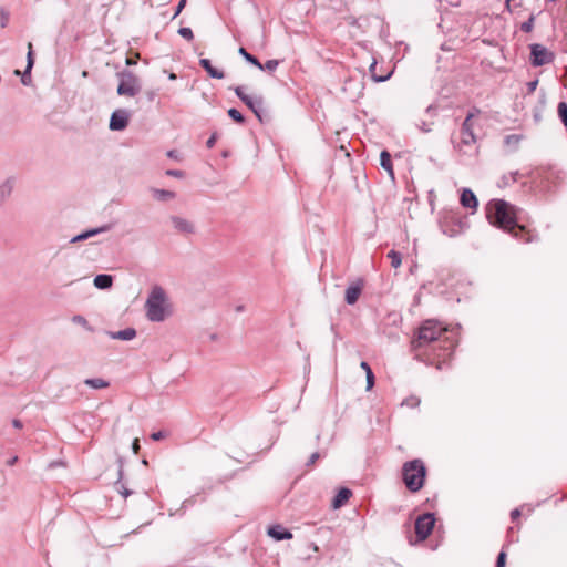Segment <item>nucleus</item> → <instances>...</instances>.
<instances>
[{"mask_svg":"<svg viewBox=\"0 0 567 567\" xmlns=\"http://www.w3.org/2000/svg\"><path fill=\"white\" fill-rule=\"evenodd\" d=\"M446 328H443L436 320H425L417 330L416 338L411 342L415 357L420 358L421 350L424 353L431 351L435 357L442 360L437 361L436 368L441 370L446 359L451 358L458 342L454 336H446Z\"/></svg>","mask_w":567,"mask_h":567,"instance_id":"f257e3e1","label":"nucleus"},{"mask_svg":"<svg viewBox=\"0 0 567 567\" xmlns=\"http://www.w3.org/2000/svg\"><path fill=\"white\" fill-rule=\"evenodd\" d=\"M486 217L491 225L517 237L516 228L523 230L518 225V208L505 199H492L487 203Z\"/></svg>","mask_w":567,"mask_h":567,"instance_id":"f03ea898","label":"nucleus"},{"mask_svg":"<svg viewBox=\"0 0 567 567\" xmlns=\"http://www.w3.org/2000/svg\"><path fill=\"white\" fill-rule=\"evenodd\" d=\"M427 470L421 458L406 461L402 465V481L408 491L416 493L423 488Z\"/></svg>","mask_w":567,"mask_h":567,"instance_id":"7ed1b4c3","label":"nucleus"},{"mask_svg":"<svg viewBox=\"0 0 567 567\" xmlns=\"http://www.w3.org/2000/svg\"><path fill=\"white\" fill-rule=\"evenodd\" d=\"M166 295L163 288L156 286L152 289L145 302L146 316L150 321L162 322L166 318Z\"/></svg>","mask_w":567,"mask_h":567,"instance_id":"20e7f679","label":"nucleus"},{"mask_svg":"<svg viewBox=\"0 0 567 567\" xmlns=\"http://www.w3.org/2000/svg\"><path fill=\"white\" fill-rule=\"evenodd\" d=\"M120 83L117 85V94L122 96H135L141 91L140 79L130 70L117 72Z\"/></svg>","mask_w":567,"mask_h":567,"instance_id":"39448f33","label":"nucleus"},{"mask_svg":"<svg viewBox=\"0 0 567 567\" xmlns=\"http://www.w3.org/2000/svg\"><path fill=\"white\" fill-rule=\"evenodd\" d=\"M530 56L529 62L533 66L538 68L554 62L555 54L549 51L546 47L539 43H533L529 45Z\"/></svg>","mask_w":567,"mask_h":567,"instance_id":"423d86ee","label":"nucleus"},{"mask_svg":"<svg viewBox=\"0 0 567 567\" xmlns=\"http://www.w3.org/2000/svg\"><path fill=\"white\" fill-rule=\"evenodd\" d=\"M435 524V516L433 513H424L415 520V534L419 540H425L432 533Z\"/></svg>","mask_w":567,"mask_h":567,"instance_id":"0eeeda50","label":"nucleus"},{"mask_svg":"<svg viewBox=\"0 0 567 567\" xmlns=\"http://www.w3.org/2000/svg\"><path fill=\"white\" fill-rule=\"evenodd\" d=\"M480 110L477 107H473L468 114L466 115L462 127H461V135H462V144L464 145H471L476 142L475 134L473 132V125L471 123V120L480 114Z\"/></svg>","mask_w":567,"mask_h":567,"instance_id":"6e6552de","label":"nucleus"},{"mask_svg":"<svg viewBox=\"0 0 567 567\" xmlns=\"http://www.w3.org/2000/svg\"><path fill=\"white\" fill-rule=\"evenodd\" d=\"M128 121V111L125 109H118L111 114L109 127L111 131H123L127 127Z\"/></svg>","mask_w":567,"mask_h":567,"instance_id":"1a4fd4ad","label":"nucleus"},{"mask_svg":"<svg viewBox=\"0 0 567 567\" xmlns=\"http://www.w3.org/2000/svg\"><path fill=\"white\" fill-rule=\"evenodd\" d=\"M171 223L174 229L183 235H189L195 231V226L192 221L179 216H171Z\"/></svg>","mask_w":567,"mask_h":567,"instance_id":"9d476101","label":"nucleus"},{"mask_svg":"<svg viewBox=\"0 0 567 567\" xmlns=\"http://www.w3.org/2000/svg\"><path fill=\"white\" fill-rule=\"evenodd\" d=\"M110 229H111V225H103L101 227L91 228V229L84 230L81 234L72 237L70 239V243L71 244H75V243H79V241H83V240H86V239H89V238H91L93 236H96L99 234L106 233Z\"/></svg>","mask_w":567,"mask_h":567,"instance_id":"9b49d317","label":"nucleus"},{"mask_svg":"<svg viewBox=\"0 0 567 567\" xmlns=\"http://www.w3.org/2000/svg\"><path fill=\"white\" fill-rule=\"evenodd\" d=\"M34 65L33 58V47L32 43H28V53H27V65L21 76V82L23 85H29L31 83V71Z\"/></svg>","mask_w":567,"mask_h":567,"instance_id":"f8f14e48","label":"nucleus"},{"mask_svg":"<svg viewBox=\"0 0 567 567\" xmlns=\"http://www.w3.org/2000/svg\"><path fill=\"white\" fill-rule=\"evenodd\" d=\"M267 534L277 542L292 538V533L279 524L270 526Z\"/></svg>","mask_w":567,"mask_h":567,"instance_id":"ddd939ff","label":"nucleus"},{"mask_svg":"<svg viewBox=\"0 0 567 567\" xmlns=\"http://www.w3.org/2000/svg\"><path fill=\"white\" fill-rule=\"evenodd\" d=\"M460 202L463 207L473 209V212H475L478 206L476 195L470 188L462 190Z\"/></svg>","mask_w":567,"mask_h":567,"instance_id":"4468645a","label":"nucleus"},{"mask_svg":"<svg viewBox=\"0 0 567 567\" xmlns=\"http://www.w3.org/2000/svg\"><path fill=\"white\" fill-rule=\"evenodd\" d=\"M352 496V491L348 487H341L332 499V507L334 509L341 508Z\"/></svg>","mask_w":567,"mask_h":567,"instance_id":"2eb2a0df","label":"nucleus"},{"mask_svg":"<svg viewBox=\"0 0 567 567\" xmlns=\"http://www.w3.org/2000/svg\"><path fill=\"white\" fill-rule=\"evenodd\" d=\"M361 291H362V284L357 282V284L350 285L346 289V296H344L346 302L348 305H354L358 301V299L361 295Z\"/></svg>","mask_w":567,"mask_h":567,"instance_id":"dca6fc26","label":"nucleus"},{"mask_svg":"<svg viewBox=\"0 0 567 567\" xmlns=\"http://www.w3.org/2000/svg\"><path fill=\"white\" fill-rule=\"evenodd\" d=\"M199 65L207 72V74L213 79H224L225 73L215 66H213L209 59L203 58L199 60Z\"/></svg>","mask_w":567,"mask_h":567,"instance_id":"f3484780","label":"nucleus"},{"mask_svg":"<svg viewBox=\"0 0 567 567\" xmlns=\"http://www.w3.org/2000/svg\"><path fill=\"white\" fill-rule=\"evenodd\" d=\"M244 103L261 121V111H262V105H264L262 97L261 96H255V97L248 96Z\"/></svg>","mask_w":567,"mask_h":567,"instance_id":"a211bd4d","label":"nucleus"},{"mask_svg":"<svg viewBox=\"0 0 567 567\" xmlns=\"http://www.w3.org/2000/svg\"><path fill=\"white\" fill-rule=\"evenodd\" d=\"M93 284L100 290L110 289L113 285V277L109 274H100L94 277Z\"/></svg>","mask_w":567,"mask_h":567,"instance_id":"6ab92c4d","label":"nucleus"},{"mask_svg":"<svg viewBox=\"0 0 567 567\" xmlns=\"http://www.w3.org/2000/svg\"><path fill=\"white\" fill-rule=\"evenodd\" d=\"M107 334L111 339L130 341L136 337V330L134 328H125L116 332L109 331Z\"/></svg>","mask_w":567,"mask_h":567,"instance_id":"aec40b11","label":"nucleus"},{"mask_svg":"<svg viewBox=\"0 0 567 567\" xmlns=\"http://www.w3.org/2000/svg\"><path fill=\"white\" fill-rule=\"evenodd\" d=\"M151 192L153 197L158 202H168L176 197V194L172 190L152 188Z\"/></svg>","mask_w":567,"mask_h":567,"instance_id":"412c9836","label":"nucleus"},{"mask_svg":"<svg viewBox=\"0 0 567 567\" xmlns=\"http://www.w3.org/2000/svg\"><path fill=\"white\" fill-rule=\"evenodd\" d=\"M380 164L391 177H394L391 155L388 151H382L380 154Z\"/></svg>","mask_w":567,"mask_h":567,"instance_id":"4be33fe9","label":"nucleus"},{"mask_svg":"<svg viewBox=\"0 0 567 567\" xmlns=\"http://www.w3.org/2000/svg\"><path fill=\"white\" fill-rule=\"evenodd\" d=\"M238 53L251 65L261 68L260 61L252 54H250L244 47H240Z\"/></svg>","mask_w":567,"mask_h":567,"instance_id":"5701e85b","label":"nucleus"},{"mask_svg":"<svg viewBox=\"0 0 567 567\" xmlns=\"http://www.w3.org/2000/svg\"><path fill=\"white\" fill-rule=\"evenodd\" d=\"M375 69H377V61H373L370 66H369V72L371 74V78L374 82L377 83H381V82H385L386 80L390 79L392 72L385 74V75H378L375 73Z\"/></svg>","mask_w":567,"mask_h":567,"instance_id":"b1692460","label":"nucleus"},{"mask_svg":"<svg viewBox=\"0 0 567 567\" xmlns=\"http://www.w3.org/2000/svg\"><path fill=\"white\" fill-rule=\"evenodd\" d=\"M84 383L92 389H104L109 386V382L101 378L86 379Z\"/></svg>","mask_w":567,"mask_h":567,"instance_id":"393cba45","label":"nucleus"},{"mask_svg":"<svg viewBox=\"0 0 567 567\" xmlns=\"http://www.w3.org/2000/svg\"><path fill=\"white\" fill-rule=\"evenodd\" d=\"M12 192V182L10 179L4 181L0 185V199L4 200L11 195Z\"/></svg>","mask_w":567,"mask_h":567,"instance_id":"a878e982","label":"nucleus"},{"mask_svg":"<svg viewBox=\"0 0 567 567\" xmlns=\"http://www.w3.org/2000/svg\"><path fill=\"white\" fill-rule=\"evenodd\" d=\"M388 258L390 259L391 261V266L393 268H399L401 266V262H402V255L401 252L392 249L388 252Z\"/></svg>","mask_w":567,"mask_h":567,"instance_id":"bb28decb","label":"nucleus"},{"mask_svg":"<svg viewBox=\"0 0 567 567\" xmlns=\"http://www.w3.org/2000/svg\"><path fill=\"white\" fill-rule=\"evenodd\" d=\"M123 480V464L120 460V468H118V478L116 481V485H121V488H118V492L126 498L128 495L132 494V491L127 489L123 484H121Z\"/></svg>","mask_w":567,"mask_h":567,"instance_id":"cd10ccee","label":"nucleus"},{"mask_svg":"<svg viewBox=\"0 0 567 567\" xmlns=\"http://www.w3.org/2000/svg\"><path fill=\"white\" fill-rule=\"evenodd\" d=\"M558 116L564 124V126L567 127V103L566 102H559L557 106Z\"/></svg>","mask_w":567,"mask_h":567,"instance_id":"c85d7f7f","label":"nucleus"},{"mask_svg":"<svg viewBox=\"0 0 567 567\" xmlns=\"http://www.w3.org/2000/svg\"><path fill=\"white\" fill-rule=\"evenodd\" d=\"M228 116L238 124L245 122V116L235 107L228 110Z\"/></svg>","mask_w":567,"mask_h":567,"instance_id":"c756f323","label":"nucleus"},{"mask_svg":"<svg viewBox=\"0 0 567 567\" xmlns=\"http://www.w3.org/2000/svg\"><path fill=\"white\" fill-rule=\"evenodd\" d=\"M522 140V136L518 135V134H509V135H506L505 138H504V143L508 146H514V148L517 147V145L519 144Z\"/></svg>","mask_w":567,"mask_h":567,"instance_id":"7c9ffc66","label":"nucleus"},{"mask_svg":"<svg viewBox=\"0 0 567 567\" xmlns=\"http://www.w3.org/2000/svg\"><path fill=\"white\" fill-rule=\"evenodd\" d=\"M279 65L278 60H268L264 64L261 63V68H258L261 71L274 72Z\"/></svg>","mask_w":567,"mask_h":567,"instance_id":"2f4dec72","label":"nucleus"},{"mask_svg":"<svg viewBox=\"0 0 567 567\" xmlns=\"http://www.w3.org/2000/svg\"><path fill=\"white\" fill-rule=\"evenodd\" d=\"M72 321L74 323H78V324L82 326L86 330L92 331V327L90 326L89 321L83 316L75 315V316L72 317Z\"/></svg>","mask_w":567,"mask_h":567,"instance_id":"473e14b6","label":"nucleus"},{"mask_svg":"<svg viewBox=\"0 0 567 567\" xmlns=\"http://www.w3.org/2000/svg\"><path fill=\"white\" fill-rule=\"evenodd\" d=\"M535 17L532 14L525 22L522 23L520 30L525 33H529L534 28Z\"/></svg>","mask_w":567,"mask_h":567,"instance_id":"72a5a7b5","label":"nucleus"},{"mask_svg":"<svg viewBox=\"0 0 567 567\" xmlns=\"http://www.w3.org/2000/svg\"><path fill=\"white\" fill-rule=\"evenodd\" d=\"M177 32L181 37H183L184 39H186L188 41L194 39V33H193L192 29L188 27L179 28Z\"/></svg>","mask_w":567,"mask_h":567,"instance_id":"f704fd0d","label":"nucleus"},{"mask_svg":"<svg viewBox=\"0 0 567 567\" xmlns=\"http://www.w3.org/2000/svg\"><path fill=\"white\" fill-rule=\"evenodd\" d=\"M234 92L236 94V96L244 103L247 97L249 96L248 94L245 93L244 91V87L243 86H236L234 87Z\"/></svg>","mask_w":567,"mask_h":567,"instance_id":"c9c22d12","label":"nucleus"},{"mask_svg":"<svg viewBox=\"0 0 567 567\" xmlns=\"http://www.w3.org/2000/svg\"><path fill=\"white\" fill-rule=\"evenodd\" d=\"M505 564H506V553L504 550H502L497 555L495 567H505Z\"/></svg>","mask_w":567,"mask_h":567,"instance_id":"e433bc0d","label":"nucleus"},{"mask_svg":"<svg viewBox=\"0 0 567 567\" xmlns=\"http://www.w3.org/2000/svg\"><path fill=\"white\" fill-rule=\"evenodd\" d=\"M367 377V390H371L374 385V374L372 370H369V372L365 373Z\"/></svg>","mask_w":567,"mask_h":567,"instance_id":"4c0bfd02","label":"nucleus"},{"mask_svg":"<svg viewBox=\"0 0 567 567\" xmlns=\"http://www.w3.org/2000/svg\"><path fill=\"white\" fill-rule=\"evenodd\" d=\"M167 176L176 177V178H183L185 173L179 169H167L165 173Z\"/></svg>","mask_w":567,"mask_h":567,"instance_id":"58836bf2","label":"nucleus"},{"mask_svg":"<svg viewBox=\"0 0 567 567\" xmlns=\"http://www.w3.org/2000/svg\"><path fill=\"white\" fill-rule=\"evenodd\" d=\"M320 453L319 452H315L310 455L308 462L306 463L307 466H311L313 465L319 458H320Z\"/></svg>","mask_w":567,"mask_h":567,"instance_id":"ea45409f","label":"nucleus"},{"mask_svg":"<svg viewBox=\"0 0 567 567\" xmlns=\"http://www.w3.org/2000/svg\"><path fill=\"white\" fill-rule=\"evenodd\" d=\"M186 6V0H179L176 9H175V12L173 14V19H175L181 12L182 10L185 8Z\"/></svg>","mask_w":567,"mask_h":567,"instance_id":"a19ab883","label":"nucleus"},{"mask_svg":"<svg viewBox=\"0 0 567 567\" xmlns=\"http://www.w3.org/2000/svg\"><path fill=\"white\" fill-rule=\"evenodd\" d=\"M217 137H218V136H217V133H213V134L209 136V138L207 140V142H206V146H207L208 148H213V147H214V145H215V143H216V141H217Z\"/></svg>","mask_w":567,"mask_h":567,"instance_id":"79ce46f5","label":"nucleus"},{"mask_svg":"<svg viewBox=\"0 0 567 567\" xmlns=\"http://www.w3.org/2000/svg\"><path fill=\"white\" fill-rule=\"evenodd\" d=\"M167 157L172 158V159H175V161H181V155L179 153L176 151V150H169L167 153H166Z\"/></svg>","mask_w":567,"mask_h":567,"instance_id":"37998d69","label":"nucleus"},{"mask_svg":"<svg viewBox=\"0 0 567 567\" xmlns=\"http://www.w3.org/2000/svg\"><path fill=\"white\" fill-rule=\"evenodd\" d=\"M166 436V433L164 431H157L152 433L151 437L153 441H159Z\"/></svg>","mask_w":567,"mask_h":567,"instance_id":"c03bdc74","label":"nucleus"},{"mask_svg":"<svg viewBox=\"0 0 567 567\" xmlns=\"http://www.w3.org/2000/svg\"><path fill=\"white\" fill-rule=\"evenodd\" d=\"M404 403L413 408L420 404V400L417 398H410Z\"/></svg>","mask_w":567,"mask_h":567,"instance_id":"a18cd8bd","label":"nucleus"},{"mask_svg":"<svg viewBox=\"0 0 567 567\" xmlns=\"http://www.w3.org/2000/svg\"><path fill=\"white\" fill-rule=\"evenodd\" d=\"M538 80H534L527 83V90L529 93L534 92L537 87Z\"/></svg>","mask_w":567,"mask_h":567,"instance_id":"49530a36","label":"nucleus"},{"mask_svg":"<svg viewBox=\"0 0 567 567\" xmlns=\"http://www.w3.org/2000/svg\"><path fill=\"white\" fill-rule=\"evenodd\" d=\"M419 128L424 132V133H429L431 132V124L426 123V122H422L420 125H419Z\"/></svg>","mask_w":567,"mask_h":567,"instance_id":"de8ad7c7","label":"nucleus"},{"mask_svg":"<svg viewBox=\"0 0 567 567\" xmlns=\"http://www.w3.org/2000/svg\"><path fill=\"white\" fill-rule=\"evenodd\" d=\"M145 95H146L148 102H153L155 100L156 92L154 90H148L145 92Z\"/></svg>","mask_w":567,"mask_h":567,"instance_id":"09e8293b","label":"nucleus"},{"mask_svg":"<svg viewBox=\"0 0 567 567\" xmlns=\"http://www.w3.org/2000/svg\"><path fill=\"white\" fill-rule=\"evenodd\" d=\"M522 515V512L519 508H514L512 512H511V518L512 520H516L519 516Z\"/></svg>","mask_w":567,"mask_h":567,"instance_id":"8fccbe9b","label":"nucleus"},{"mask_svg":"<svg viewBox=\"0 0 567 567\" xmlns=\"http://www.w3.org/2000/svg\"><path fill=\"white\" fill-rule=\"evenodd\" d=\"M360 367H361L362 370H364L365 373L369 372V370H372L367 361H362L360 363Z\"/></svg>","mask_w":567,"mask_h":567,"instance_id":"3c124183","label":"nucleus"},{"mask_svg":"<svg viewBox=\"0 0 567 567\" xmlns=\"http://www.w3.org/2000/svg\"><path fill=\"white\" fill-rule=\"evenodd\" d=\"M18 460H19V458H18V456H17V455H14V456H12L11 458H9V460L7 461V465H8V466H13V465H16V463L18 462Z\"/></svg>","mask_w":567,"mask_h":567,"instance_id":"603ef678","label":"nucleus"},{"mask_svg":"<svg viewBox=\"0 0 567 567\" xmlns=\"http://www.w3.org/2000/svg\"><path fill=\"white\" fill-rule=\"evenodd\" d=\"M12 426L16 427V429H21L23 425H22V422L19 419H13L12 420Z\"/></svg>","mask_w":567,"mask_h":567,"instance_id":"864d4df0","label":"nucleus"},{"mask_svg":"<svg viewBox=\"0 0 567 567\" xmlns=\"http://www.w3.org/2000/svg\"><path fill=\"white\" fill-rule=\"evenodd\" d=\"M132 446H133L134 452L137 453V450L140 449V443H138L137 439L134 440Z\"/></svg>","mask_w":567,"mask_h":567,"instance_id":"5fc2aeb1","label":"nucleus"},{"mask_svg":"<svg viewBox=\"0 0 567 567\" xmlns=\"http://www.w3.org/2000/svg\"><path fill=\"white\" fill-rule=\"evenodd\" d=\"M517 175H518V173H517V172H515V173H511V181H512V182H516V176H517Z\"/></svg>","mask_w":567,"mask_h":567,"instance_id":"6e6d98bb","label":"nucleus"},{"mask_svg":"<svg viewBox=\"0 0 567 567\" xmlns=\"http://www.w3.org/2000/svg\"><path fill=\"white\" fill-rule=\"evenodd\" d=\"M444 233L447 234L450 237H453V236H455L457 234L455 230H451L450 233L444 230Z\"/></svg>","mask_w":567,"mask_h":567,"instance_id":"4d7b16f0","label":"nucleus"},{"mask_svg":"<svg viewBox=\"0 0 567 567\" xmlns=\"http://www.w3.org/2000/svg\"><path fill=\"white\" fill-rule=\"evenodd\" d=\"M176 78H177V76H176V74H175V73H173V72H171V73L168 74V79H169V80H176Z\"/></svg>","mask_w":567,"mask_h":567,"instance_id":"13d9d810","label":"nucleus"},{"mask_svg":"<svg viewBox=\"0 0 567 567\" xmlns=\"http://www.w3.org/2000/svg\"><path fill=\"white\" fill-rule=\"evenodd\" d=\"M236 311H237V312H241V311H244V306H237V307H236Z\"/></svg>","mask_w":567,"mask_h":567,"instance_id":"bf43d9fd","label":"nucleus"},{"mask_svg":"<svg viewBox=\"0 0 567 567\" xmlns=\"http://www.w3.org/2000/svg\"><path fill=\"white\" fill-rule=\"evenodd\" d=\"M432 106L430 105L427 109H426V112L430 113L432 111Z\"/></svg>","mask_w":567,"mask_h":567,"instance_id":"052dcab7","label":"nucleus"},{"mask_svg":"<svg viewBox=\"0 0 567 567\" xmlns=\"http://www.w3.org/2000/svg\"><path fill=\"white\" fill-rule=\"evenodd\" d=\"M505 184H508V178L506 176L503 177Z\"/></svg>","mask_w":567,"mask_h":567,"instance_id":"680f3d73","label":"nucleus"},{"mask_svg":"<svg viewBox=\"0 0 567 567\" xmlns=\"http://www.w3.org/2000/svg\"><path fill=\"white\" fill-rule=\"evenodd\" d=\"M126 63L130 65V64H133V61H131L130 59L126 60Z\"/></svg>","mask_w":567,"mask_h":567,"instance_id":"e2e57ef3","label":"nucleus"}]
</instances>
